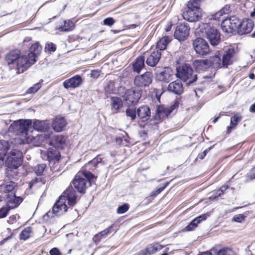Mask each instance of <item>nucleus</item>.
Returning a JSON list of instances; mask_svg holds the SVG:
<instances>
[{"instance_id": "ddd939ff", "label": "nucleus", "mask_w": 255, "mask_h": 255, "mask_svg": "<svg viewBox=\"0 0 255 255\" xmlns=\"http://www.w3.org/2000/svg\"><path fill=\"white\" fill-rule=\"evenodd\" d=\"M190 30V28L188 24L180 23L176 26L174 36L179 41H183L188 37Z\"/></svg>"}, {"instance_id": "49530a36", "label": "nucleus", "mask_w": 255, "mask_h": 255, "mask_svg": "<svg viewBox=\"0 0 255 255\" xmlns=\"http://www.w3.org/2000/svg\"><path fill=\"white\" fill-rule=\"evenodd\" d=\"M33 127L38 131H45L47 129V126L45 123L39 120H36L33 123Z\"/></svg>"}, {"instance_id": "2eb2a0df", "label": "nucleus", "mask_w": 255, "mask_h": 255, "mask_svg": "<svg viewBox=\"0 0 255 255\" xmlns=\"http://www.w3.org/2000/svg\"><path fill=\"white\" fill-rule=\"evenodd\" d=\"M195 9L185 8L182 14L184 19L189 22H196L200 20L203 16V12Z\"/></svg>"}, {"instance_id": "69168bd1", "label": "nucleus", "mask_w": 255, "mask_h": 255, "mask_svg": "<svg viewBox=\"0 0 255 255\" xmlns=\"http://www.w3.org/2000/svg\"><path fill=\"white\" fill-rule=\"evenodd\" d=\"M230 11V6L226 5L222 9L219 10L221 13L223 15L224 14H228Z\"/></svg>"}, {"instance_id": "a19ab883", "label": "nucleus", "mask_w": 255, "mask_h": 255, "mask_svg": "<svg viewBox=\"0 0 255 255\" xmlns=\"http://www.w3.org/2000/svg\"><path fill=\"white\" fill-rule=\"evenodd\" d=\"M116 91L115 82L114 80H110L108 81L104 87V91L107 96L108 95L115 93Z\"/></svg>"}, {"instance_id": "13d9d810", "label": "nucleus", "mask_w": 255, "mask_h": 255, "mask_svg": "<svg viewBox=\"0 0 255 255\" xmlns=\"http://www.w3.org/2000/svg\"><path fill=\"white\" fill-rule=\"evenodd\" d=\"M11 209L5 205L0 208V218H3L7 216Z\"/></svg>"}, {"instance_id": "7c9ffc66", "label": "nucleus", "mask_w": 255, "mask_h": 255, "mask_svg": "<svg viewBox=\"0 0 255 255\" xmlns=\"http://www.w3.org/2000/svg\"><path fill=\"white\" fill-rule=\"evenodd\" d=\"M229 183L230 181H228L226 184L221 186L220 188L212 191L211 192L212 195L209 197V199L213 200L223 195L229 188Z\"/></svg>"}, {"instance_id": "473e14b6", "label": "nucleus", "mask_w": 255, "mask_h": 255, "mask_svg": "<svg viewBox=\"0 0 255 255\" xmlns=\"http://www.w3.org/2000/svg\"><path fill=\"white\" fill-rule=\"evenodd\" d=\"M90 171L91 170H89V169L86 167L83 166L78 172H81V176L85 177L87 179L86 180L89 182L90 185H91L92 183H95L97 178V177L95 176Z\"/></svg>"}, {"instance_id": "f8f14e48", "label": "nucleus", "mask_w": 255, "mask_h": 255, "mask_svg": "<svg viewBox=\"0 0 255 255\" xmlns=\"http://www.w3.org/2000/svg\"><path fill=\"white\" fill-rule=\"evenodd\" d=\"M146 57V64L150 67L156 66L161 58V53L157 49L151 48L144 53Z\"/></svg>"}, {"instance_id": "37998d69", "label": "nucleus", "mask_w": 255, "mask_h": 255, "mask_svg": "<svg viewBox=\"0 0 255 255\" xmlns=\"http://www.w3.org/2000/svg\"><path fill=\"white\" fill-rule=\"evenodd\" d=\"M8 149V142L7 141L4 140L0 141V159H3Z\"/></svg>"}, {"instance_id": "0eeeda50", "label": "nucleus", "mask_w": 255, "mask_h": 255, "mask_svg": "<svg viewBox=\"0 0 255 255\" xmlns=\"http://www.w3.org/2000/svg\"><path fill=\"white\" fill-rule=\"evenodd\" d=\"M240 19L236 16H232L223 20L221 24L222 31L228 34H233L235 32L238 33V27Z\"/></svg>"}, {"instance_id": "9d476101", "label": "nucleus", "mask_w": 255, "mask_h": 255, "mask_svg": "<svg viewBox=\"0 0 255 255\" xmlns=\"http://www.w3.org/2000/svg\"><path fill=\"white\" fill-rule=\"evenodd\" d=\"M153 75L151 72L146 71L142 74L136 76L133 83L137 88L148 87L152 82Z\"/></svg>"}, {"instance_id": "cd10ccee", "label": "nucleus", "mask_w": 255, "mask_h": 255, "mask_svg": "<svg viewBox=\"0 0 255 255\" xmlns=\"http://www.w3.org/2000/svg\"><path fill=\"white\" fill-rule=\"evenodd\" d=\"M173 76V71L169 67H165L160 73L157 74L156 78L160 81L168 83Z\"/></svg>"}, {"instance_id": "4468645a", "label": "nucleus", "mask_w": 255, "mask_h": 255, "mask_svg": "<svg viewBox=\"0 0 255 255\" xmlns=\"http://www.w3.org/2000/svg\"><path fill=\"white\" fill-rule=\"evenodd\" d=\"M72 184L74 189L82 194L86 193L87 189V180L81 176V172H78L72 180Z\"/></svg>"}, {"instance_id": "20e7f679", "label": "nucleus", "mask_w": 255, "mask_h": 255, "mask_svg": "<svg viewBox=\"0 0 255 255\" xmlns=\"http://www.w3.org/2000/svg\"><path fill=\"white\" fill-rule=\"evenodd\" d=\"M199 31L208 39L213 46L217 45L221 41V34L219 31L210 23H202L198 27Z\"/></svg>"}, {"instance_id": "f03ea898", "label": "nucleus", "mask_w": 255, "mask_h": 255, "mask_svg": "<svg viewBox=\"0 0 255 255\" xmlns=\"http://www.w3.org/2000/svg\"><path fill=\"white\" fill-rule=\"evenodd\" d=\"M31 124V122L30 120H20L11 124L10 128L25 134V138L21 142L22 143L32 144L35 146H39L41 144L42 136L37 135L33 136L28 135V130Z\"/></svg>"}, {"instance_id": "c9c22d12", "label": "nucleus", "mask_w": 255, "mask_h": 255, "mask_svg": "<svg viewBox=\"0 0 255 255\" xmlns=\"http://www.w3.org/2000/svg\"><path fill=\"white\" fill-rule=\"evenodd\" d=\"M172 37L169 36H164L157 41L154 49H158L160 52L164 50L167 45L171 41Z\"/></svg>"}, {"instance_id": "c03bdc74", "label": "nucleus", "mask_w": 255, "mask_h": 255, "mask_svg": "<svg viewBox=\"0 0 255 255\" xmlns=\"http://www.w3.org/2000/svg\"><path fill=\"white\" fill-rule=\"evenodd\" d=\"M126 114L128 118L133 121L136 118L137 112L135 107L133 106H128L126 110Z\"/></svg>"}, {"instance_id": "412c9836", "label": "nucleus", "mask_w": 255, "mask_h": 255, "mask_svg": "<svg viewBox=\"0 0 255 255\" xmlns=\"http://www.w3.org/2000/svg\"><path fill=\"white\" fill-rule=\"evenodd\" d=\"M221 51L218 50L215 53L214 55L211 56L209 57L208 58H207L210 68L217 70L221 68H224L221 59Z\"/></svg>"}, {"instance_id": "052dcab7", "label": "nucleus", "mask_w": 255, "mask_h": 255, "mask_svg": "<svg viewBox=\"0 0 255 255\" xmlns=\"http://www.w3.org/2000/svg\"><path fill=\"white\" fill-rule=\"evenodd\" d=\"M101 73V70L98 69L92 70L91 71L90 77L93 79H97Z\"/></svg>"}, {"instance_id": "680f3d73", "label": "nucleus", "mask_w": 255, "mask_h": 255, "mask_svg": "<svg viewBox=\"0 0 255 255\" xmlns=\"http://www.w3.org/2000/svg\"><path fill=\"white\" fill-rule=\"evenodd\" d=\"M223 16V15L221 13V12L218 11V12L211 14L209 19L211 20H217L220 21V17Z\"/></svg>"}, {"instance_id": "774afa93", "label": "nucleus", "mask_w": 255, "mask_h": 255, "mask_svg": "<svg viewBox=\"0 0 255 255\" xmlns=\"http://www.w3.org/2000/svg\"><path fill=\"white\" fill-rule=\"evenodd\" d=\"M108 229H110V232L111 234H115L118 230L117 225L116 224H112Z\"/></svg>"}, {"instance_id": "79ce46f5", "label": "nucleus", "mask_w": 255, "mask_h": 255, "mask_svg": "<svg viewBox=\"0 0 255 255\" xmlns=\"http://www.w3.org/2000/svg\"><path fill=\"white\" fill-rule=\"evenodd\" d=\"M203 0H190L187 4L186 8L189 9H195L197 11H201L203 12L202 9L200 8V3Z\"/></svg>"}, {"instance_id": "c85d7f7f", "label": "nucleus", "mask_w": 255, "mask_h": 255, "mask_svg": "<svg viewBox=\"0 0 255 255\" xmlns=\"http://www.w3.org/2000/svg\"><path fill=\"white\" fill-rule=\"evenodd\" d=\"M144 62V56L140 55L138 56L131 64L132 71L138 74L139 73L145 66Z\"/></svg>"}, {"instance_id": "39448f33", "label": "nucleus", "mask_w": 255, "mask_h": 255, "mask_svg": "<svg viewBox=\"0 0 255 255\" xmlns=\"http://www.w3.org/2000/svg\"><path fill=\"white\" fill-rule=\"evenodd\" d=\"M177 77L184 82L191 84L197 79V75H193V70L189 64H182L176 68Z\"/></svg>"}, {"instance_id": "b1692460", "label": "nucleus", "mask_w": 255, "mask_h": 255, "mask_svg": "<svg viewBox=\"0 0 255 255\" xmlns=\"http://www.w3.org/2000/svg\"><path fill=\"white\" fill-rule=\"evenodd\" d=\"M163 246L158 243L150 244L137 253V255H151L162 250Z\"/></svg>"}, {"instance_id": "f257e3e1", "label": "nucleus", "mask_w": 255, "mask_h": 255, "mask_svg": "<svg viewBox=\"0 0 255 255\" xmlns=\"http://www.w3.org/2000/svg\"><path fill=\"white\" fill-rule=\"evenodd\" d=\"M26 57L18 49L9 50L3 57L4 65L9 71L15 72L17 75L27 71L31 66Z\"/></svg>"}, {"instance_id": "4c0bfd02", "label": "nucleus", "mask_w": 255, "mask_h": 255, "mask_svg": "<svg viewBox=\"0 0 255 255\" xmlns=\"http://www.w3.org/2000/svg\"><path fill=\"white\" fill-rule=\"evenodd\" d=\"M33 230L32 227L28 226L24 228L19 235L20 241H25L32 237Z\"/></svg>"}, {"instance_id": "2f4dec72", "label": "nucleus", "mask_w": 255, "mask_h": 255, "mask_svg": "<svg viewBox=\"0 0 255 255\" xmlns=\"http://www.w3.org/2000/svg\"><path fill=\"white\" fill-rule=\"evenodd\" d=\"M111 106L112 111L114 113H119L123 107L122 99L118 97H112L111 98Z\"/></svg>"}, {"instance_id": "f3484780", "label": "nucleus", "mask_w": 255, "mask_h": 255, "mask_svg": "<svg viewBox=\"0 0 255 255\" xmlns=\"http://www.w3.org/2000/svg\"><path fill=\"white\" fill-rule=\"evenodd\" d=\"M83 79L80 75H76L70 78L66 79L63 83V87L66 89H76L79 87L83 83Z\"/></svg>"}, {"instance_id": "58836bf2", "label": "nucleus", "mask_w": 255, "mask_h": 255, "mask_svg": "<svg viewBox=\"0 0 255 255\" xmlns=\"http://www.w3.org/2000/svg\"><path fill=\"white\" fill-rule=\"evenodd\" d=\"M241 120L242 117L238 114H235L231 118L230 125L227 128L226 133L230 134L232 132L233 129L236 128L238 123L240 122Z\"/></svg>"}, {"instance_id": "aec40b11", "label": "nucleus", "mask_w": 255, "mask_h": 255, "mask_svg": "<svg viewBox=\"0 0 255 255\" xmlns=\"http://www.w3.org/2000/svg\"><path fill=\"white\" fill-rule=\"evenodd\" d=\"M22 201L23 198L16 196L15 193L6 194L5 205L11 210L17 208Z\"/></svg>"}, {"instance_id": "4d7b16f0", "label": "nucleus", "mask_w": 255, "mask_h": 255, "mask_svg": "<svg viewBox=\"0 0 255 255\" xmlns=\"http://www.w3.org/2000/svg\"><path fill=\"white\" fill-rule=\"evenodd\" d=\"M56 50V46L52 42L47 43L45 44V51L49 53L54 52Z\"/></svg>"}, {"instance_id": "5fc2aeb1", "label": "nucleus", "mask_w": 255, "mask_h": 255, "mask_svg": "<svg viewBox=\"0 0 255 255\" xmlns=\"http://www.w3.org/2000/svg\"><path fill=\"white\" fill-rule=\"evenodd\" d=\"M162 121L159 119L158 117H156V115H155L149 121V124L152 128L153 127H158V125L161 123Z\"/></svg>"}, {"instance_id": "bf43d9fd", "label": "nucleus", "mask_w": 255, "mask_h": 255, "mask_svg": "<svg viewBox=\"0 0 255 255\" xmlns=\"http://www.w3.org/2000/svg\"><path fill=\"white\" fill-rule=\"evenodd\" d=\"M210 216V213H207L206 214H202L199 216L197 217L193 220H195L196 223L198 225L202 221L206 220L207 217Z\"/></svg>"}, {"instance_id": "72a5a7b5", "label": "nucleus", "mask_w": 255, "mask_h": 255, "mask_svg": "<svg viewBox=\"0 0 255 255\" xmlns=\"http://www.w3.org/2000/svg\"><path fill=\"white\" fill-rule=\"evenodd\" d=\"M75 28V24L70 19L63 20L60 25L56 27V29L60 32H68L72 31Z\"/></svg>"}, {"instance_id": "ea45409f", "label": "nucleus", "mask_w": 255, "mask_h": 255, "mask_svg": "<svg viewBox=\"0 0 255 255\" xmlns=\"http://www.w3.org/2000/svg\"><path fill=\"white\" fill-rule=\"evenodd\" d=\"M169 182H165L162 187H160L155 190L152 191L150 195L146 198V199L149 202L152 201L158 194L162 192L164 189L168 185Z\"/></svg>"}, {"instance_id": "bb28decb", "label": "nucleus", "mask_w": 255, "mask_h": 255, "mask_svg": "<svg viewBox=\"0 0 255 255\" xmlns=\"http://www.w3.org/2000/svg\"><path fill=\"white\" fill-rule=\"evenodd\" d=\"M67 124L66 120L60 116L56 117L52 121V128L56 132H61L64 130Z\"/></svg>"}, {"instance_id": "393cba45", "label": "nucleus", "mask_w": 255, "mask_h": 255, "mask_svg": "<svg viewBox=\"0 0 255 255\" xmlns=\"http://www.w3.org/2000/svg\"><path fill=\"white\" fill-rule=\"evenodd\" d=\"M192 65L195 70L198 73H202L208 71L210 69L207 59L195 60Z\"/></svg>"}, {"instance_id": "de8ad7c7", "label": "nucleus", "mask_w": 255, "mask_h": 255, "mask_svg": "<svg viewBox=\"0 0 255 255\" xmlns=\"http://www.w3.org/2000/svg\"><path fill=\"white\" fill-rule=\"evenodd\" d=\"M46 167V165L45 163L38 164L33 168V171L37 175H41Z\"/></svg>"}, {"instance_id": "6e6d98bb", "label": "nucleus", "mask_w": 255, "mask_h": 255, "mask_svg": "<svg viewBox=\"0 0 255 255\" xmlns=\"http://www.w3.org/2000/svg\"><path fill=\"white\" fill-rule=\"evenodd\" d=\"M129 208V206L127 203H125L123 205L120 206L117 210L118 214H122L127 212Z\"/></svg>"}, {"instance_id": "f704fd0d", "label": "nucleus", "mask_w": 255, "mask_h": 255, "mask_svg": "<svg viewBox=\"0 0 255 255\" xmlns=\"http://www.w3.org/2000/svg\"><path fill=\"white\" fill-rule=\"evenodd\" d=\"M63 197L59 198V200L55 203L53 208V213L54 214L58 213L59 211L66 212L68 210V207L66 204V202L63 200Z\"/></svg>"}, {"instance_id": "8fccbe9b", "label": "nucleus", "mask_w": 255, "mask_h": 255, "mask_svg": "<svg viewBox=\"0 0 255 255\" xmlns=\"http://www.w3.org/2000/svg\"><path fill=\"white\" fill-rule=\"evenodd\" d=\"M46 183V179L42 177H35L29 183V188L31 189L32 186L36 183H39L40 185H43Z\"/></svg>"}, {"instance_id": "864d4df0", "label": "nucleus", "mask_w": 255, "mask_h": 255, "mask_svg": "<svg viewBox=\"0 0 255 255\" xmlns=\"http://www.w3.org/2000/svg\"><path fill=\"white\" fill-rule=\"evenodd\" d=\"M247 181H250L255 179V166L253 167L246 176Z\"/></svg>"}, {"instance_id": "e433bc0d", "label": "nucleus", "mask_w": 255, "mask_h": 255, "mask_svg": "<svg viewBox=\"0 0 255 255\" xmlns=\"http://www.w3.org/2000/svg\"><path fill=\"white\" fill-rule=\"evenodd\" d=\"M102 154H98L92 160L89 161L84 166L86 167L89 170L94 171L97 167L98 164L103 161Z\"/></svg>"}, {"instance_id": "e2e57ef3", "label": "nucleus", "mask_w": 255, "mask_h": 255, "mask_svg": "<svg viewBox=\"0 0 255 255\" xmlns=\"http://www.w3.org/2000/svg\"><path fill=\"white\" fill-rule=\"evenodd\" d=\"M115 21L113 17H107L105 18L103 21V23L105 25L112 26L113 25Z\"/></svg>"}, {"instance_id": "09e8293b", "label": "nucleus", "mask_w": 255, "mask_h": 255, "mask_svg": "<svg viewBox=\"0 0 255 255\" xmlns=\"http://www.w3.org/2000/svg\"><path fill=\"white\" fill-rule=\"evenodd\" d=\"M107 236V235H106L105 232L104 230H103L96 234L94 236L93 238V241L95 243L98 244L101 241L103 238H106Z\"/></svg>"}, {"instance_id": "423d86ee", "label": "nucleus", "mask_w": 255, "mask_h": 255, "mask_svg": "<svg viewBox=\"0 0 255 255\" xmlns=\"http://www.w3.org/2000/svg\"><path fill=\"white\" fill-rule=\"evenodd\" d=\"M179 104V100H176L174 101L173 104L169 107H166L163 105L157 106L155 113L156 117L163 121L165 118H168L171 114L176 112Z\"/></svg>"}, {"instance_id": "9b49d317", "label": "nucleus", "mask_w": 255, "mask_h": 255, "mask_svg": "<svg viewBox=\"0 0 255 255\" xmlns=\"http://www.w3.org/2000/svg\"><path fill=\"white\" fill-rule=\"evenodd\" d=\"M42 47L39 42L33 43L29 48L26 57L28 60L30 66L33 65L37 60V57L40 54Z\"/></svg>"}, {"instance_id": "a878e982", "label": "nucleus", "mask_w": 255, "mask_h": 255, "mask_svg": "<svg viewBox=\"0 0 255 255\" xmlns=\"http://www.w3.org/2000/svg\"><path fill=\"white\" fill-rule=\"evenodd\" d=\"M137 116L141 122H147L151 117V111L147 105L139 107L137 110Z\"/></svg>"}, {"instance_id": "338daca9", "label": "nucleus", "mask_w": 255, "mask_h": 255, "mask_svg": "<svg viewBox=\"0 0 255 255\" xmlns=\"http://www.w3.org/2000/svg\"><path fill=\"white\" fill-rule=\"evenodd\" d=\"M50 255H61V253L59 250L57 248H53L51 249L49 251Z\"/></svg>"}, {"instance_id": "a18cd8bd", "label": "nucleus", "mask_w": 255, "mask_h": 255, "mask_svg": "<svg viewBox=\"0 0 255 255\" xmlns=\"http://www.w3.org/2000/svg\"><path fill=\"white\" fill-rule=\"evenodd\" d=\"M17 186L16 183L13 181H9L6 183L4 186V193L6 194H9L10 193H15V188Z\"/></svg>"}, {"instance_id": "5701e85b", "label": "nucleus", "mask_w": 255, "mask_h": 255, "mask_svg": "<svg viewBox=\"0 0 255 255\" xmlns=\"http://www.w3.org/2000/svg\"><path fill=\"white\" fill-rule=\"evenodd\" d=\"M235 54L236 51L234 47H230L225 51L221 59L224 68H227L229 65L233 64Z\"/></svg>"}, {"instance_id": "dca6fc26", "label": "nucleus", "mask_w": 255, "mask_h": 255, "mask_svg": "<svg viewBox=\"0 0 255 255\" xmlns=\"http://www.w3.org/2000/svg\"><path fill=\"white\" fill-rule=\"evenodd\" d=\"M45 155L50 165L53 166L58 163L61 159V153L57 149L49 148L45 152Z\"/></svg>"}, {"instance_id": "a211bd4d", "label": "nucleus", "mask_w": 255, "mask_h": 255, "mask_svg": "<svg viewBox=\"0 0 255 255\" xmlns=\"http://www.w3.org/2000/svg\"><path fill=\"white\" fill-rule=\"evenodd\" d=\"M254 26V21L251 19H244L241 22L240 21L238 34L242 35L250 33L253 30Z\"/></svg>"}, {"instance_id": "6ab92c4d", "label": "nucleus", "mask_w": 255, "mask_h": 255, "mask_svg": "<svg viewBox=\"0 0 255 255\" xmlns=\"http://www.w3.org/2000/svg\"><path fill=\"white\" fill-rule=\"evenodd\" d=\"M60 197H63V200L65 202L67 200L70 207H73L76 204L77 196L72 188H67Z\"/></svg>"}, {"instance_id": "3c124183", "label": "nucleus", "mask_w": 255, "mask_h": 255, "mask_svg": "<svg viewBox=\"0 0 255 255\" xmlns=\"http://www.w3.org/2000/svg\"><path fill=\"white\" fill-rule=\"evenodd\" d=\"M41 87V84L40 82L37 83L35 84H34L32 87L29 88L27 91L26 93L27 94H32V93H35L39 89H40Z\"/></svg>"}, {"instance_id": "603ef678", "label": "nucleus", "mask_w": 255, "mask_h": 255, "mask_svg": "<svg viewBox=\"0 0 255 255\" xmlns=\"http://www.w3.org/2000/svg\"><path fill=\"white\" fill-rule=\"evenodd\" d=\"M198 226L195 220H192L183 230L184 232H190L194 230Z\"/></svg>"}, {"instance_id": "c756f323", "label": "nucleus", "mask_w": 255, "mask_h": 255, "mask_svg": "<svg viewBox=\"0 0 255 255\" xmlns=\"http://www.w3.org/2000/svg\"><path fill=\"white\" fill-rule=\"evenodd\" d=\"M169 91L177 95H181L183 92V87L181 82L176 80L170 83L167 87Z\"/></svg>"}, {"instance_id": "6e6552de", "label": "nucleus", "mask_w": 255, "mask_h": 255, "mask_svg": "<svg viewBox=\"0 0 255 255\" xmlns=\"http://www.w3.org/2000/svg\"><path fill=\"white\" fill-rule=\"evenodd\" d=\"M192 45L196 54L200 56L208 55L211 52L208 43L203 38H195L193 40Z\"/></svg>"}, {"instance_id": "1a4fd4ad", "label": "nucleus", "mask_w": 255, "mask_h": 255, "mask_svg": "<svg viewBox=\"0 0 255 255\" xmlns=\"http://www.w3.org/2000/svg\"><path fill=\"white\" fill-rule=\"evenodd\" d=\"M141 93V91L136 90L133 88L128 89L125 91L123 98L127 105L134 106L140 99Z\"/></svg>"}, {"instance_id": "4be33fe9", "label": "nucleus", "mask_w": 255, "mask_h": 255, "mask_svg": "<svg viewBox=\"0 0 255 255\" xmlns=\"http://www.w3.org/2000/svg\"><path fill=\"white\" fill-rule=\"evenodd\" d=\"M67 136L64 135L54 136L51 139L49 145L56 148L63 149L67 145Z\"/></svg>"}, {"instance_id": "0e129e2a", "label": "nucleus", "mask_w": 255, "mask_h": 255, "mask_svg": "<svg viewBox=\"0 0 255 255\" xmlns=\"http://www.w3.org/2000/svg\"><path fill=\"white\" fill-rule=\"evenodd\" d=\"M245 220V216L243 214H239L233 217V220L235 222L241 223L243 221Z\"/></svg>"}, {"instance_id": "7ed1b4c3", "label": "nucleus", "mask_w": 255, "mask_h": 255, "mask_svg": "<svg viewBox=\"0 0 255 255\" xmlns=\"http://www.w3.org/2000/svg\"><path fill=\"white\" fill-rule=\"evenodd\" d=\"M23 154L18 149H13L9 153L5 164L7 167V174L10 176H16L17 172L11 174L12 169H17L22 163Z\"/></svg>"}]
</instances>
